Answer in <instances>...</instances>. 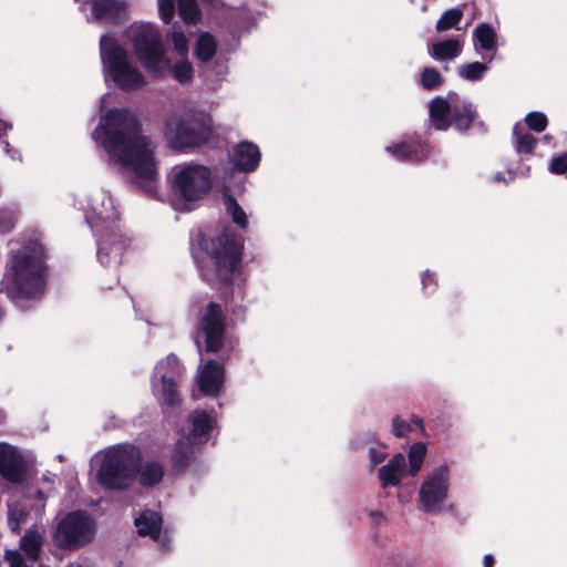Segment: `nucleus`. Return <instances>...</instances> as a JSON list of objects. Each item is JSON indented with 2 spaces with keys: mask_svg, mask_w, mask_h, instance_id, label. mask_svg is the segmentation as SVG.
Instances as JSON below:
<instances>
[{
  "mask_svg": "<svg viewBox=\"0 0 567 567\" xmlns=\"http://www.w3.org/2000/svg\"><path fill=\"white\" fill-rule=\"evenodd\" d=\"M28 513L13 504H9L8 520L12 532L19 533L21 525L25 523Z\"/></svg>",
  "mask_w": 567,
  "mask_h": 567,
  "instance_id": "obj_35",
  "label": "nucleus"
},
{
  "mask_svg": "<svg viewBox=\"0 0 567 567\" xmlns=\"http://www.w3.org/2000/svg\"><path fill=\"white\" fill-rule=\"evenodd\" d=\"M513 135L515 138V148L518 154H532L536 144V138L527 132L522 123L514 126Z\"/></svg>",
  "mask_w": 567,
  "mask_h": 567,
  "instance_id": "obj_25",
  "label": "nucleus"
},
{
  "mask_svg": "<svg viewBox=\"0 0 567 567\" xmlns=\"http://www.w3.org/2000/svg\"><path fill=\"white\" fill-rule=\"evenodd\" d=\"M202 246L208 257L202 267L204 279L213 286L230 282L240 262L241 241L230 230L224 229L209 239H203Z\"/></svg>",
  "mask_w": 567,
  "mask_h": 567,
  "instance_id": "obj_5",
  "label": "nucleus"
},
{
  "mask_svg": "<svg viewBox=\"0 0 567 567\" xmlns=\"http://www.w3.org/2000/svg\"><path fill=\"white\" fill-rule=\"evenodd\" d=\"M172 40L177 53L186 55L188 52V40L186 35L183 32L174 31L172 33Z\"/></svg>",
  "mask_w": 567,
  "mask_h": 567,
  "instance_id": "obj_40",
  "label": "nucleus"
},
{
  "mask_svg": "<svg viewBox=\"0 0 567 567\" xmlns=\"http://www.w3.org/2000/svg\"><path fill=\"white\" fill-rule=\"evenodd\" d=\"M38 495H39V497H40V499H41V501H43V499H44V496H43V494H42V492H41V491H38Z\"/></svg>",
  "mask_w": 567,
  "mask_h": 567,
  "instance_id": "obj_51",
  "label": "nucleus"
},
{
  "mask_svg": "<svg viewBox=\"0 0 567 567\" xmlns=\"http://www.w3.org/2000/svg\"><path fill=\"white\" fill-rule=\"evenodd\" d=\"M371 516L375 519L377 523L384 520V516L381 512H372Z\"/></svg>",
  "mask_w": 567,
  "mask_h": 567,
  "instance_id": "obj_48",
  "label": "nucleus"
},
{
  "mask_svg": "<svg viewBox=\"0 0 567 567\" xmlns=\"http://www.w3.org/2000/svg\"><path fill=\"white\" fill-rule=\"evenodd\" d=\"M173 74L179 83L185 84L193 78V66L187 61L177 62L173 68Z\"/></svg>",
  "mask_w": 567,
  "mask_h": 567,
  "instance_id": "obj_38",
  "label": "nucleus"
},
{
  "mask_svg": "<svg viewBox=\"0 0 567 567\" xmlns=\"http://www.w3.org/2000/svg\"><path fill=\"white\" fill-rule=\"evenodd\" d=\"M178 13L185 22H196L199 9L195 0H178Z\"/></svg>",
  "mask_w": 567,
  "mask_h": 567,
  "instance_id": "obj_34",
  "label": "nucleus"
},
{
  "mask_svg": "<svg viewBox=\"0 0 567 567\" xmlns=\"http://www.w3.org/2000/svg\"><path fill=\"white\" fill-rule=\"evenodd\" d=\"M410 424L400 417H394L392 422V432L395 436L402 437L410 431Z\"/></svg>",
  "mask_w": 567,
  "mask_h": 567,
  "instance_id": "obj_45",
  "label": "nucleus"
},
{
  "mask_svg": "<svg viewBox=\"0 0 567 567\" xmlns=\"http://www.w3.org/2000/svg\"><path fill=\"white\" fill-rule=\"evenodd\" d=\"M386 453L383 446H372L369 450V457L371 462V466H375L377 464L383 462L385 460Z\"/></svg>",
  "mask_w": 567,
  "mask_h": 567,
  "instance_id": "obj_44",
  "label": "nucleus"
},
{
  "mask_svg": "<svg viewBox=\"0 0 567 567\" xmlns=\"http://www.w3.org/2000/svg\"><path fill=\"white\" fill-rule=\"evenodd\" d=\"M190 421V435L192 440H188L186 444L184 441H178L175 452V463L178 467H183L187 464L190 455L194 453V444H200L213 427V420L205 411H194L189 416Z\"/></svg>",
  "mask_w": 567,
  "mask_h": 567,
  "instance_id": "obj_14",
  "label": "nucleus"
},
{
  "mask_svg": "<svg viewBox=\"0 0 567 567\" xmlns=\"http://www.w3.org/2000/svg\"><path fill=\"white\" fill-rule=\"evenodd\" d=\"M549 171L554 174H564L567 172V153L555 156L550 164Z\"/></svg>",
  "mask_w": 567,
  "mask_h": 567,
  "instance_id": "obj_42",
  "label": "nucleus"
},
{
  "mask_svg": "<svg viewBox=\"0 0 567 567\" xmlns=\"http://www.w3.org/2000/svg\"><path fill=\"white\" fill-rule=\"evenodd\" d=\"M0 474L10 482H19L23 476L22 457L6 443H0Z\"/></svg>",
  "mask_w": 567,
  "mask_h": 567,
  "instance_id": "obj_17",
  "label": "nucleus"
},
{
  "mask_svg": "<svg viewBox=\"0 0 567 567\" xmlns=\"http://www.w3.org/2000/svg\"><path fill=\"white\" fill-rule=\"evenodd\" d=\"M260 161V152L256 144L250 142L239 143L233 153L234 166L243 172H252Z\"/></svg>",
  "mask_w": 567,
  "mask_h": 567,
  "instance_id": "obj_20",
  "label": "nucleus"
},
{
  "mask_svg": "<svg viewBox=\"0 0 567 567\" xmlns=\"http://www.w3.org/2000/svg\"><path fill=\"white\" fill-rule=\"evenodd\" d=\"M421 85L426 90H433L439 87L442 82V75L434 68H425L421 74Z\"/></svg>",
  "mask_w": 567,
  "mask_h": 567,
  "instance_id": "obj_36",
  "label": "nucleus"
},
{
  "mask_svg": "<svg viewBox=\"0 0 567 567\" xmlns=\"http://www.w3.org/2000/svg\"><path fill=\"white\" fill-rule=\"evenodd\" d=\"M457 95L451 94L447 99L435 97L430 103V118L436 130L444 131L450 126V115L461 109Z\"/></svg>",
  "mask_w": 567,
  "mask_h": 567,
  "instance_id": "obj_15",
  "label": "nucleus"
},
{
  "mask_svg": "<svg viewBox=\"0 0 567 567\" xmlns=\"http://www.w3.org/2000/svg\"><path fill=\"white\" fill-rule=\"evenodd\" d=\"M488 66L481 62L462 64L457 68L460 78L467 81H480L484 78Z\"/></svg>",
  "mask_w": 567,
  "mask_h": 567,
  "instance_id": "obj_30",
  "label": "nucleus"
},
{
  "mask_svg": "<svg viewBox=\"0 0 567 567\" xmlns=\"http://www.w3.org/2000/svg\"><path fill=\"white\" fill-rule=\"evenodd\" d=\"M451 472L447 464L434 467L424 477L417 495V507L425 513H440L449 497Z\"/></svg>",
  "mask_w": 567,
  "mask_h": 567,
  "instance_id": "obj_12",
  "label": "nucleus"
},
{
  "mask_svg": "<svg viewBox=\"0 0 567 567\" xmlns=\"http://www.w3.org/2000/svg\"><path fill=\"white\" fill-rule=\"evenodd\" d=\"M226 212L240 228L247 227V216L240 205L229 195L224 196Z\"/></svg>",
  "mask_w": 567,
  "mask_h": 567,
  "instance_id": "obj_33",
  "label": "nucleus"
},
{
  "mask_svg": "<svg viewBox=\"0 0 567 567\" xmlns=\"http://www.w3.org/2000/svg\"><path fill=\"white\" fill-rule=\"evenodd\" d=\"M6 560L10 567H31L24 561L19 550H8L6 553Z\"/></svg>",
  "mask_w": 567,
  "mask_h": 567,
  "instance_id": "obj_43",
  "label": "nucleus"
},
{
  "mask_svg": "<svg viewBox=\"0 0 567 567\" xmlns=\"http://www.w3.org/2000/svg\"><path fill=\"white\" fill-rule=\"evenodd\" d=\"M484 567H493L494 566V557L492 555H485L483 559Z\"/></svg>",
  "mask_w": 567,
  "mask_h": 567,
  "instance_id": "obj_47",
  "label": "nucleus"
},
{
  "mask_svg": "<svg viewBox=\"0 0 567 567\" xmlns=\"http://www.w3.org/2000/svg\"><path fill=\"white\" fill-rule=\"evenodd\" d=\"M216 52V41L214 37L208 33H202L198 37L195 54L198 60L206 62L209 61Z\"/></svg>",
  "mask_w": 567,
  "mask_h": 567,
  "instance_id": "obj_29",
  "label": "nucleus"
},
{
  "mask_svg": "<svg viewBox=\"0 0 567 567\" xmlns=\"http://www.w3.org/2000/svg\"><path fill=\"white\" fill-rule=\"evenodd\" d=\"M126 37L146 71L154 76H163L169 68V60L165 56L157 28L150 23H133L127 29Z\"/></svg>",
  "mask_w": 567,
  "mask_h": 567,
  "instance_id": "obj_8",
  "label": "nucleus"
},
{
  "mask_svg": "<svg viewBox=\"0 0 567 567\" xmlns=\"http://www.w3.org/2000/svg\"><path fill=\"white\" fill-rule=\"evenodd\" d=\"M20 545H21V548L23 549V551L28 555V557L33 563L40 556V551H41V547H42V536L37 530H29L21 538Z\"/></svg>",
  "mask_w": 567,
  "mask_h": 567,
  "instance_id": "obj_28",
  "label": "nucleus"
},
{
  "mask_svg": "<svg viewBox=\"0 0 567 567\" xmlns=\"http://www.w3.org/2000/svg\"><path fill=\"white\" fill-rule=\"evenodd\" d=\"M175 209L187 212L204 199L213 186L209 167L196 163H182L173 166L167 175Z\"/></svg>",
  "mask_w": 567,
  "mask_h": 567,
  "instance_id": "obj_4",
  "label": "nucleus"
},
{
  "mask_svg": "<svg viewBox=\"0 0 567 567\" xmlns=\"http://www.w3.org/2000/svg\"><path fill=\"white\" fill-rule=\"evenodd\" d=\"M548 124L547 116L542 112H530L525 117V127L537 133L543 132Z\"/></svg>",
  "mask_w": 567,
  "mask_h": 567,
  "instance_id": "obj_37",
  "label": "nucleus"
},
{
  "mask_svg": "<svg viewBox=\"0 0 567 567\" xmlns=\"http://www.w3.org/2000/svg\"><path fill=\"white\" fill-rule=\"evenodd\" d=\"M92 138L105 150L110 164L130 176L147 194H156V146L142 133L141 123L133 112L126 109L107 111L101 116Z\"/></svg>",
  "mask_w": 567,
  "mask_h": 567,
  "instance_id": "obj_1",
  "label": "nucleus"
},
{
  "mask_svg": "<svg viewBox=\"0 0 567 567\" xmlns=\"http://www.w3.org/2000/svg\"><path fill=\"white\" fill-rule=\"evenodd\" d=\"M100 52L105 76L111 78L118 89L132 91L145 85L141 71L131 62L126 50L112 37H101Z\"/></svg>",
  "mask_w": 567,
  "mask_h": 567,
  "instance_id": "obj_7",
  "label": "nucleus"
},
{
  "mask_svg": "<svg viewBox=\"0 0 567 567\" xmlns=\"http://www.w3.org/2000/svg\"><path fill=\"white\" fill-rule=\"evenodd\" d=\"M406 474V460L401 453L395 454L388 464L378 471V477L383 488L398 486Z\"/></svg>",
  "mask_w": 567,
  "mask_h": 567,
  "instance_id": "obj_19",
  "label": "nucleus"
},
{
  "mask_svg": "<svg viewBox=\"0 0 567 567\" xmlns=\"http://www.w3.org/2000/svg\"><path fill=\"white\" fill-rule=\"evenodd\" d=\"M495 181L499 182V181H503V177L501 174H496L495 177H494Z\"/></svg>",
  "mask_w": 567,
  "mask_h": 567,
  "instance_id": "obj_50",
  "label": "nucleus"
},
{
  "mask_svg": "<svg viewBox=\"0 0 567 567\" xmlns=\"http://www.w3.org/2000/svg\"><path fill=\"white\" fill-rule=\"evenodd\" d=\"M212 121L203 111L176 112L165 121V134L173 147H194L207 140Z\"/></svg>",
  "mask_w": 567,
  "mask_h": 567,
  "instance_id": "obj_9",
  "label": "nucleus"
},
{
  "mask_svg": "<svg viewBox=\"0 0 567 567\" xmlns=\"http://www.w3.org/2000/svg\"><path fill=\"white\" fill-rule=\"evenodd\" d=\"M157 4L162 20L165 23H169L175 12L174 0H157Z\"/></svg>",
  "mask_w": 567,
  "mask_h": 567,
  "instance_id": "obj_39",
  "label": "nucleus"
},
{
  "mask_svg": "<svg viewBox=\"0 0 567 567\" xmlns=\"http://www.w3.org/2000/svg\"><path fill=\"white\" fill-rule=\"evenodd\" d=\"M162 518L158 513L145 511L135 519V526L140 535L150 536L157 540L161 535Z\"/></svg>",
  "mask_w": 567,
  "mask_h": 567,
  "instance_id": "obj_23",
  "label": "nucleus"
},
{
  "mask_svg": "<svg viewBox=\"0 0 567 567\" xmlns=\"http://www.w3.org/2000/svg\"><path fill=\"white\" fill-rule=\"evenodd\" d=\"M196 332V343L199 346L198 338L203 336L207 352H217L221 348L225 336V317L219 305L210 302L200 309Z\"/></svg>",
  "mask_w": 567,
  "mask_h": 567,
  "instance_id": "obj_13",
  "label": "nucleus"
},
{
  "mask_svg": "<svg viewBox=\"0 0 567 567\" xmlns=\"http://www.w3.org/2000/svg\"><path fill=\"white\" fill-rule=\"evenodd\" d=\"M198 386L205 395H217L224 381V367L213 360L198 370Z\"/></svg>",
  "mask_w": 567,
  "mask_h": 567,
  "instance_id": "obj_16",
  "label": "nucleus"
},
{
  "mask_svg": "<svg viewBox=\"0 0 567 567\" xmlns=\"http://www.w3.org/2000/svg\"><path fill=\"white\" fill-rule=\"evenodd\" d=\"M395 158L403 162H420L426 158L429 150L422 144L401 143L386 148Z\"/></svg>",
  "mask_w": 567,
  "mask_h": 567,
  "instance_id": "obj_22",
  "label": "nucleus"
},
{
  "mask_svg": "<svg viewBox=\"0 0 567 567\" xmlns=\"http://www.w3.org/2000/svg\"><path fill=\"white\" fill-rule=\"evenodd\" d=\"M95 21L117 23L125 18L126 3L122 0H92Z\"/></svg>",
  "mask_w": 567,
  "mask_h": 567,
  "instance_id": "obj_18",
  "label": "nucleus"
},
{
  "mask_svg": "<svg viewBox=\"0 0 567 567\" xmlns=\"http://www.w3.org/2000/svg\"><path fill=\"white\" fill-rule=\"evenodd\" d=\"M463 50V41L458 39H449L433 43L429 53L439 61L453 60L457 58Z\"/></svg>",
  "mask_w": 567,
  "mask_h": 567,
  "instance_id": "obj_24",
  "label": "nucleus"
},
{
  "mask_svg": "<svg viewBox=\"0 0 567 567\" xmlns=\"http://www.w3.org/2000/svg\"><path fill=\"white\" fill-rule=\"evenodd\" d=\"M463 18V10L458 8H453L446 10L439 21L436 22L435 29L439 32L446 31L452 28L457 29V24L461 22Z\"/></svg>",
  "mask_w": 567,
  "mask_h": 567,
  "instance_id": "obj_32",
  "label": "nucleus"
},
{
  "mask_svg": "<svg viewBox=\"0 0 567 567\" xmlns=\"http://www.w3.org/2000/svg\"><path fill=\"white\" fill-rule=\"evenodd\" d=\"M431 279V275L429 271H426L423 277H422V284H423V287H426L427 286V280Z\"/></svg>",
  "mask_w": 567,
  "mask_h": 567,
  "instance_id": "obj_49",
  "label": "nucleus"
},
{
  "mask_svg": "<svg viewBox=\"0 0 567 567\" xmlns=\"http://www.w3.org/2000/svg\"><path fill=\"white\" fill-rule=\"evenodd\" d=\"M457 102L462 104V106L456 112H454L453 120L457 130L465 131L472 125L473 121L475 120L476 111L473 107L472 103L466 102L458 95Z\"/></svg>",
  "mask_w": 567,
  "mask_h": 567,
  "instance_id": "obj_26",
  "label": "nucleus"
},
{
  "mask_svg": "<svg viewBox=\"0 0 567 567\" xmlns=\"http://www.w3.org/2000/svg\"><path fill=\"white\" fill-rule=\"evenodd\" d=\"M183 372L184 368L174 354H169L159 361L154 369L152 390L165 413L168 409H174L181 404L176 381Z\"/></svg>",
  "mask_w": 567,
  "mask_h": 567,
  "instance_id": "obj_10",
  "label": "nucleus"
},
{
  "mask_svg": "<svg viewBox=\"0 0 567 567\" xmlns=\"http://www.w3.org/2000/svg\"><path fill=\"white\" fill-rule=\"evenodd\" d=\"M141 461L138 449L131 444H117L95 454L97 481L109 489L127 488L137 474Z\"/></svg>",
  "mask_w": 567,
  "mask_h": 567,
  "instance_id": "obj_6",
  "label": "nucleus"
},
{
  "mask_svg": "<svg viewBox=\"0 0 567 567\" xmlns=\"http://www.w3.org/2000/svg\"><path fill=\"white\" fill-rule=\"evenodd\" d=\"M16 217L12 212L0 210V233L6 234L13 229Z\"/></svg>",
  "mask_w": 567,
  "mask_h": 567,
  "instance_id": "obj_41",
  "label": "nucleus"
},
{
  "mask_svg": "<svg viewBox=\"0 0 567 567\" xmlns=\"http://www.w3.org/2000/svg\"><path fill=\"white\" fill-rule=\"evenodd\" d=\"M97 245V259L102 265H118L128 239L117 225L118 214L109 194L102 189L93 192L81 205Z\"/></svg>",
  "mask_w": 567,
  "mask_h": 567,
  "instance_id": "obj_3",
  "label": "nucleus"
},
{
  "mask_svg": "<svg viewBox=\"0 0 567 567\" xmlns=\"http://www.w3.org/2000/svg\"><path fill=\"white\" fill-rule=\"evenodd\" d=\"M426 454V447L423 443H415L410 447L409 451V474L415 476L421 470L424 457Z\"/></svg>",
  "mask_w": 567,
  "mask_h": 567,
  "instance_id": "obj_31",
  "label": "nucleus"
},
{
  "mask_svg": "<svg viewBox=\"0 0 567 567\" xmlns=\"http://www.w3.org/2000/svg\"><path fill=\"white\" fill-rule=\"evenodd\" d=\"M164 471L161 464L155 462H146L140 467L138 482L143 486H153L163 478Z\"/></svg>",
  "mask_w": 567,
  "mask_h": 567,
  "instance_id": "obj_27",
  "label": "nucleus"
},
{
  "mask_svg": "<svg viewBox=\"0 0 567 567\" xmlns=\"http://www.w3.org/2000/svg\"><path fill=\"white\" fill-rule=\"evenodd\" d=\"M7 128H8L7 124L4 122L0 121V138H2ZM0 148L7 154H10V152H11L10 145L7 141L0 140Z\"/></svg>",
  "mask_w": 567,
  "mask_h": 567,
  "instance_id": "obj_46",
  "label": "nucleus"
},
{
  "mask_svg": "<svg viewBox=\"0 0 567 567\" xmlns=\"http://www.w3.org/2000/svg\"><path fill=\"white\" fill-rule=\"evenodd\" d=\"M10 245L2 289L16 302L40 297L45 285L42 246L38 240L11 241Z\"/></svg>",
  "mask_w": 567,
  "mask_h": 567,
  "instance_id": "obj_2",
  "label": "nucleus"
},
{
  "mask_svg": "<svg viewBox=\"0 0 567 567\" xmlns=\"http://www.w3.org/2000/svg\"><path fill=\"white\" fill-rule=\"evenodd\" d=\"M95 534L93 518L81 511L71 512L58 524L54 542L63 549H75L89 544Z\"/></svg>",
  "mask_w": 567,
  "mask_h": 567,
  "instance_id": "obj_11",
  "label": "nucleus"
},
{
  "mask_svg": "<svg viewBox=\"0 0 567 567\" xmlns=\"http://www.w3.org/2000/svg\"><path fill=\"white\" fill-rule=\"evenodd\" d=\"M473 37L475 50L477 53L482 54L483 58H485L484 52H492L493 54L496 52L497 35L489 24H478L474 30Z\"/></svg>",
  "mask_w": 567,
  "mask_h": 567,
  "instance_id": "obj_21",
  "label": "nucleus"
}]
</instances>
